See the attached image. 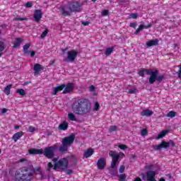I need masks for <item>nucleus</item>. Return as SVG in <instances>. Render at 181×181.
<instances>
[{
	"mask_svg": "<svg viewBox=\"0 0 181 181\" xmlns=\"http://www.w3.org/2000/svg\"><path fill=\"white\" fill-rule=\"evenodd\" d=\"M94 154V149L93 148H88L83 153V158H90L93 156Z\"/></svg>",
	"mask_w": 181,
	"mask_h": 181,
	"instance_id": "20",
	"label": "nucleus"
},
{
	"mask_svg": "<svg viewBox=\"0 0 181 181\" xmlns=\"http://www.w3.org/2000/svg\"><path fill=\"white\" fill-rule=\"evenodd\" d=\"M136 88H134V89H129V93H130V94H135V93H136Z\"/></svg>",
	"mask_w": 181,
	"mask_h": 181,
	"instance_id": "48",
	"label": "nucleus"
},
{
	"mask_svg": "<svg viewBox=\"0 0 181 181\" xmlns=\"http://www.w3.org/2000/svg\"><path fill=\"white\" fill-rule=\"evenodd\" d=\"M30 53L31 57H35V56H36V52L35 51H30Z\"/></svg>",
	"mask_w": 181,
	"mask_h": 181,
	"instance_id": "54",
	"label": "nucleus"
},
{
	"mask_svg": "<svg viewBox=\"0 0 181 181\" xmlns=\"http://www.w3.org/2000/svg\"><path fill=\"white\" fill-rule=\"evenodd\" d=\"M81 4L78 1H70L68 3V9L70 11H66L64 7H62V16H71V12H80L81 11Z\"/></svg>",
	"mask_w": 181,
	"mask_h": 181,
	"instance_id": "4",
	"label": "nucleus"
},
{
	"mask_svg": "<svg viewBox=\"0 0 181 181\" xmlns=\"http://www.w3.org/2000/svg\"><path fill=\"white\" fill-rule=\"evenodd\" d=\"M168 144H170V146H176V144L175 143V141H173V140H170Z\"/></svg>",
	"mask_w": 181,
	"mask_h": 181,
	"instance_id": "49",
	"label": "nucleus"
},
{
	"mask_svg": "<svg viewBox=\"0 0 181 181\" xmlns=\"http://www.w3.org/2000/svg\"><path fill=\"white\" fill-rule=\"evenodd\" d=\"M109 156L112 158L110 166L112 169H115L117 168L118 160H119V159H124V158H125V154L123 152L118 153L117 151L111 150L109 151Z\"/></svg>",
	"mask_w": 181,
	"mask_h": 181,
	"instance_id": "5",
	"label": "nucleus"
},
{
	"mask_svg": "<svg viewBox=\"0 0 181 181\" xmlns=\"http://www.w3.org/2000/svg\"><path fill=\"white\" fill-rule=\"evenodd\" d=\"M57 149V146H50L45 147L43 151V154L47 159H53L54 158V152Z\"/></svg>",
	"mask_w": 181,
	"mask_h": 181,
	"instance_id": "7",
	"label": "nucleus"
},
{
	"mask_svg": "<svg viewBox=\"0 0 181 181\" xmlns=\"http://www.w3.org/2000/svg\"><path fill=\"white\" fill-rule=\"evenodd\" d=\"M5 50V42L0 41V57L2 56V52Z\"/></svg>",
	"mask_w": 181,
	"mask_h": 181,
	"instance_id": "30",
	"label": "nucleus"
},
{
	"mask_svg": "<svg viewBox=\"0 0 181 181\" xmlns=\"http://www.w3.org/2000/svg\"><path fill=\"white\" fill-rule=\"evenodd\" d=\"M23 135V132H18L13 135L12 139L14 142H18V139H21Z\"/></svg>",
	"mask_w": 181,
	"mask_h": 181,
	"instance_id": "23",
	"label": "nucleus"
},
{
	"mask_svg": "<svg viewBox=\"0 0 181 181\" xmlns=\"http://www.w3.org/2000/svg\"><path fill=\"white\" fill-rule=\"evenodd\" d=\"M25 8H32V6H33V4L30 1H28L25 5Z\"/></svg>",
	"mask_w": 181,
	"mask_h": 181,
	"instance_id": "43",
	"label": "nucleus"
},
{
	"mask_svg": "<svg viewBox=\"0 0 181 181\" xmlns=\"http://www.w3.org/2000/svg\"><path fill=\"white\" fill-rule=\"evenodd\" d=\"M59 152H62V153H64V152H67V151H69V146L65 144H62L59 147Z\"/></svg>",
	"mask_w": 181,
	"mask_h": 181,
	"instance_id": "25",
	"label": "nucleus"
},
{
	"mask_svg": "<svg viewBox=\"0 0 181 181\" xmlns=\"http://www.w3.org/2000/svg\"><path fill=\"white\" fill-rule=\"evenodd\" d=\"M170 146V143L168 141H162L161 143L157 146H155V151H159L160 149H168Z\"/></svg>",
	"mask_w": 181,
	"mask_h": 181,
	"instance_id": "11",
	"label": "nucleus"
},
{
	"mask_svg": "<svg viewBox=\"0 0 181 181\" xmlns=\"http://www.w3.org/2000/svg\"><path fill=\"white\" fill-rule=\"evenodd\" d=\"M176 69H178V70L177 71V76L179 77V78H181V65L180 66H177L176 67Z\"/></svg>",
	"mask_w": 181,
	"mask_h": 181,
	"instance_id": "38",
	"label": "nucleus"
},
{
	"mask_svg": "<svg viewBox=\"0 0 181 181\" xmlns=\"http://www.w3.org/2000/svg\"><path fill=\"white\" fill-rule=\"evenodd\" d=\"M1 28H6V25L3 24V25H1Z\"/></svg>",
	"mask_w": 181,
	"mask_h": 181,
	"instance_id": "62",
	"label": "nucleus"
},
{
	"mask_svg": "<svg viewBox=\"0 0 181 181\" xmlns=\"http://www.w3.org/2000/svg\"><path fill=\"white\" fill-rule=\"evenodd\" d=\"M71 108L78 115H87L91 111V102L86 98L77 97L74 100Z\"/></svg>",
	"mask_w": 181,
	"mask_h": 181,
	"instance_id": "1",
	"label": "nucleus"
},
{
	"mask_svg": "<svg viewBox=\"0 0 181 181\" xmlns=\"http://www.w3.org/2000/svg\"><path fill=\"white\" fill-rule=\"evenodd\" d=\"M25 161H26V158L20 159V162H25Z\"/></svg>",
	"mask_w": 181,
	"mask_h": 181,
	"instance_id": "60",
	"label": "nucleus"
},
{
	"mask_svg": "<svg viewBox=\"0 0 181 181\" xmlns=\"http://www.w3.org/2000/svg\"><path fill=\"white\" fill-rule=\"evenodd\" d=\"M54 168V165H53L52 163L49 162L47 168V172H50V170H52V168Z\"/></svg>",
	"mask_w": 181,
	"mask_h": 181,
	"instance_id": "37",
	"label": "nucleus"
},
{
	"mask_svg": "<svg viewBox=\"0 0 181 181\" xmlns=\"http://www.w3.org/2000/svg\"><path fill=\"white\" fill-rule=\"evenodd\" d=\"M11 87L12 85H8L7 86H6V88H4V93L6 94V95H9V94H11Z\"/></svg>",
	"mask_w": 181,
	"mask_h": 181,
	"instance_id": "28",
	"label": "nucleus"
},
{
	"mask_svg": "<svg viewBox=\"0 0 181 181\" xmlns=\"http://www.w3.org/2000/svg\"><path fill=\"white\" fill-rule=\"evenodd\" d=\"M149 28H152V24L149 23L148 25H144V24H141L139 28L135 30V35H138L141 30L143 29H149Z\"/></svg>",
	"mask_w": 181,
	"mask_h": 181,
	"instance_id": "17",
	"label": "nucleus"
},
{
	"mask_svg": "<svg viewBox=\"0 0 181 181\" xmlns=\"http://www.w3.org/2000/svg\"><path fill=\"white\" fill-rule=\"evenodd\" d=\"M76 139V136L74 134H71L64 139H62V145H66V146H71Z\"/></svg>",
	"mask_w": 181,
	"mask_h": 181,
	"instance_id": "9",
	"label": "nucleus"
},
{
	"mask_svg": "<svg viewBox=\"0 0 181 181\" xmlns=\"http://www.w3.org/2000/svg\"><path fill=\"white\" fill-rule=\"evenodd\" d=\"M119 149H122L123 151L127 149L128 148V146H127V145L125 144H120L119 145Z\"/></svg>",
	"mask_w": 181,
	"mask_h": 181,
	"instance_id": "45",
	"label": "nucleus"
},
{
	"mask_svg": "<svg viewBox=\"0 0 181 181\" xmlns=\"http://www.w3.org/2000/svg\"><path fill=\"white\" fill-rule=\"evenodd\" d=\"M71 159H74L76 163H77V158L75 156H71Z\"/></svg>",
	"mask_w": 181,
	"mask_h": 181,
	"instance_id": "57",
	"label": "nucleus"
},
{
	"mask_svg": "<svg viewBox=\"0 0 181 181\" xmlns=\"http://www.w3.org/2000/svg\"><path fill=\"white\" fill-rule=\"evenodd\" d=\"M129 27L133 28L134 29H135V28H136V22L131 23L129 24Z\"/></svg>",
	"mask_w": 181,
	"mask_h": 181,
	"instance_id": "47",
	"label": "nucleus"
},
{
	"mask_svg": "<svg viewBox=\"0 0 181 181\" xmlns=\"http://www.w3.org/2000/svg\"><path fill=\"white\" fill-rule=\"evenodd\" d=\"M22 42H23V40H22V38L17 37L16 39V42L13 43V47H14V48L19 47V46H21V44L22 43Z\"/></svg>",
	"mask_w": 181,
	"mask_h": 181,
	"instance_id": "24",
	"label": "nucleus"
},
{
	"mask_svg": "<svg viewBox=\"0 0 181 181\" xmlns=\"http://www.w3.org/2000/svg\"><path fill=\"white\" fill-rule=\"evenodd\" d=\"M52 162H54V163H57V162H59V158H52Z\"/></svg>",
	"mask_w": 181,
	"mask_h": 181,
	"instance_id": "55",
	"label": "nucleus"
},
{
	"mask_svg": "<svg viewBox=\"0 0 181 181\" xmlns=\"http://www.w3.org/2000/svg\"><path fill=\"white\" fill-rule=\"evenodd\" d=\"M131 16L132 19H137L138 18V14L137 13H132Z\"/></svg>",
	"mask_w": 181,
	"mask_h": 181,
	"instance_id": "50",
	"label": "nucleus"
},
{
	"mask_svg": "<svg viewBox=\"0 0 181 181\" xmlns=\"http://www.w3.org/2000/svg\"><path fill=\"white\" fill-rule=\"evenodd\" d=\"M81 23L83 25V26H88V25H90L88 21H82Z\"/></svg>",
	"mask_w": 181,
	"mask_h": 181,
	"instance_id": "53",
	"label": "nucleus"
},
{
	"mask_svg": "<svg viewBox=\"0 0 181 181\" xmlns=\"http://www.w3.org/2000/svg\"><path fill=\"white\" fill-rule=\"evenodd\" d=\"M119 2H122V4H124V2H125V0H119Z\"/></svg>",
	"mask_w": 181,
	"mask_h": 181,
	"instance_id": "64",
	"label": "nucleus"
},
{
	"mask_svg": "<svg viewBox=\"0 0 181 181\" xmlns=\"http://www.w3.org/2000/svg\"><path fill=\"white\" fill-rule=\"evenodd\" d=\"M168 134V131L163 130L161 132H160L157 136L158 139H160L163 138V136H165L166 134Z\"/></svg>",
	"mask_w": 181,
	"mask_h": 181,
	"instance_id": "29",
	"label": "nucleus"
},
{
	"mask_svg": "<svg viewBox=\"0 0 181 181\" xmlns=\"http://www.w3.org/2000/svg\"><path fill=\"white\" fill-rule=\"evenodd\" d=\"M68 118L69 119H70V121H77V119H76V115H74V114L71 112L68 114Z\"/></svg>",
	"mask_w": 181,
	"mask_h": 181,
	"instance_id": "31",
	"label": "nucleus"
},
{
	"mask_svg": "<svg viewBox=\"0 0 181 181\" xmlns=\"http://www.w3.org/2000/svg\"><path fill=\"white\" fill-rule=\"evenodd\" d=\"M42 16H43V13H42V10L37 9L34 11L33 18L34 21L37 22V23H39V22H40Z\"/></svg>",
	"mask_w": 181,
	"mask_h": 181,
	"instance_id": "12",
	"label": "nucleus"
},
{
	"mask_svg": "<svg viewBox=\"0 0 181 181\" xmlns=\"http://www.w3.org/2000/svg\"><path fill=\"white\" fill-rule=\"evenodd\" d=\"M14 128H15V129H19L20 126H19V125H16V126L14 127Z\"/></svg>",
	"mask_w": 181,
	"mask_h": 181,
	"instance_id": "61",
	"label": "nucleus"
},
{
	"mask_svg": "<svg viewBox=\"0 0 181 181\" xmlns=\"http://www.w3.org/2000/svg\"><path fill=\"white\" fill-rule=\"evenodd\" d=\"M43 69V66H42L40 64H35L33 68V70L35 71V75L39 74V73H40Z\"/></svg>",
	"mask_w": 181,
	"mask_h": 181,
	"instance_id": "22",
	"label": "nucleus"
},
{
	"mask_svg": "<svg viewBox=\"0 0 181 181\" xmlns=\"http://www.w3.org/2000/svg\"><path fill=\"white\" fill-rule=\"evenodd\" d=\"M47 33H49V30L48 29H45L41 34L40 38L41 39H45V37H46V36H47Z\"/></svg>",
	"mask_w": 181,
	"mask_h": 181,
	"instance_id": "35",
	"label": "nucleus"
},
{
	"mask_svg": "<svg viewBox=\"0 0 181 181\" xmlns=\"http://www.w3.org/2000/svg\"><path fill=\"white\" fill-rule=\"evenodd\" d=\"M13 21H28V18L26 17H23V18H21V17H16Z\"/></svg>",
	"mask_w": 181,
	"mask_h": 181,
	"instance_id": "39",
	"label": "nucleus"
},
{
	"mask_svg": "<svg viewBox=\"0 0 181 181\" xmlns=\"http://www.w3.org/2000/svg\"><path fill=\"white\" fill-rule=\"evenodd\" d=\"M90 91L93 92V91H95V87L94 86V85H91L90 86V88H89Z\"/></svg>",
	"mask_w": 181,
	"mask_h": 181,
	"instance_id": "52",
	"label": "nucleus"
},
{
	"mask_svg": "<svg viewBox=\"0 0 181 181\" xmlns=\"http://www.w3.org/2000/svg\"><path fill=\"white\" fill-rule=\"evenodd\" d=\"M69 168V160L66 158H62L54 164V170H66Z\"/></svg>",
	"mask_w": 181,
	"mask_h": 181,
	"instance_id": "6",
	"label": "nucleus"
},
{
	"mask_svg": "<svg viewBox=\"0 0 181 181\" xmlns=\"http://www.w3.org/2000/svg\"><path fill=\"white\" fill-rule=\"evenodd\" d=\"M28 84H30V81L24 82V86H28Z\"/></svg>",
	"mask_w": 181,
	"mask_h": 181,
	"instance_id": "59",
	"label": "nucleus"
},
{
	"mask_svg": "<svg viewBox=\"0 0 181 181\" xmlns=\"http://www.w3.org/2000/svg\"><path fill=\"white\" fill-rule=\"evenodd\" d=\"M73 90H74V83H68L66 85H65L63 90V94H69V93H71Z\"/></svg>",
	"mask_w": 181,
	"mask_h": 181,
	"instance_id": "13",
	"label": "nucleus"
},
{
	"mask_svg": "<svg viewBox=\"0 0 181 181\" xmlns=\"http://www.w3.org/2000/svg\"><path fill=\"white\" fill-rule=\"evenodd\" d=\"M153 115V111L149 110V109H146L144 110L141 112V117H151Z\"/></svg>",
	"mask_w": 181,
	"mask_h": 181,
	"instance_id": "21",
	"label": "nucleus"
},
{
	"mask_svg": "<svg viewBox=\"0 0 181 181\" xmlns=\"http://www.w3.org/2000/svg\"><path fill=\"white\" fill-rule=\"evenodd\" d=\"M147 181H156L155 176H156V173L155 171L149 170L146 173Z\"/></svg>",
	"mask_w": 181,
	"mask_h": 181,
	"instance_id": "14",
	"label": "nucleus"
},
{
	"mask_svg": "<svg viewBox=\"0 0 181 181\" xmlns=\"http://www.w3.org/2000/svg\"><path fill=\"white\" fill-rule=\"evenodd\" d=\"M64 87H66V84H61L59 86L53 88L52 95H56L57 93H60V91H63V90H64Z\"/></svg>",
	"mask_w": 181,
	"mask_h": 181,
	"instance_id": "16",
	"label": "nucleus"
},
{
	"mask_svg": "<svg viewBox=\"0 0 181 181\" xmlns=\"http://www.w3.org/2000/svg\"><path fill=\"white\" fill-rule=\"evenodd\" d=\"M65 172L66 175H71V173H73V170L68 169Z\"/></svg>",
	"mask_w": 181,
	"mask_h": 181,
	"instance_id": "51",
	"label": "nucleus"
},
{
	"mask_svg": "<svg viewBox=\"0 0 181 181\" xmlns=\"http://www.w3.org/2000/svg\"><path fill=\"white\" fill-rule=\"evenodd\" d=\"M125 171V166L124 165H120L119 172V173H124V172Z\"/></svg>",
	"mask_w": 181,
	"mask_h": 181,
	"instance_id": "44",
	"label": "nucleus"
},
{
	"mask_svg": "<svg viewBox=\"0 0 181 181\" xmlns=\"http://www.w3.org/2000/svg\"><path fill=\"white\" fill-rule=\"evenodd\" d=\"M102 16H108V13H110V11L107 9H105L102 11Z\"/></svg>",
	"mask_w": 181,
	"mask_h": 181,
	"instance_id": "41",
	"label": "nucleus"
},
{
	"mask_svg": "<svg viewBox=\"0 0 181 181\" xmlns=\"http://www.w3.org/2000/svg\"><path fill=\"white\" fill-rule=\"evenodd\" d=\"M146 45L147 47H152V46H158L159 45V40L155 39V40H151L146 42Z\"/></svg>",
	"mask_w": 181,
	"mask_h": 181,
	"instance_id": "18",
	"label": "nucleus"
},
{
	"mask_svg": "<svg viewBox=\"0 0 181 181\" xmlns=\"http://www.w3.org/2000/svg\"><path fill=\"white\" fill-rule=\"evenodd\" d=\"M1 112L2 114H5L6 112H8V109L6 108L1 109Z\"/></svg>",
	"mask_w": 181,
	"mask_h": 181,
	"instance_id": "56",
	"label": "nucleus"
},
{
	"mask_svg": "<svg viewBox=\"0 0 181 181\" xmlns=\"http://www.w3.org/2000/svg\"><path fill=\"white\" fill-rule=\"evenodd\" d=\"M95 111H99L100 110V103H98V102H95V108H94Z\"/></svg>",
	"mask_w": 181,
	"mask_h": 181,
	"instance_id": "40",
	"label": "nucleus"
},
{
	"mask_svg": "<svg viewBox=\"0 0 181 181\" xmlns=\"http://www.w3.org/2000/svg\"><path fill=\"white\" fill-rule=\"evenodd\" d=\"M145 73L147 74V76H150L148 78V83L149 84H153L155 81H158V83H162V81L163 78H165V75L161 74L160 76H158L159 74V71L158 69H155L154 71L149 69H145L142 68L140 71H138V74L140 77H145Z\"/></svg>",
	"mask_w": 181,
	"mask_h": 181,
	"instance_id": "3",
	"label": "nucleus"
},
{
	"mask_svg": "<svg viewBox=\"0 0 181 181\" xmlns=\"http://www.w3.org/2000/svg\"><path fill=\"white\" fill-rule=\"evenodd\" d=\"M127 180V175L126 174H122L119 177V181H125Z\"/></svg>",
	"mask_w": 181,
	"mask_h": 181,
	"instance_id": "36",
	"label": "nucleus"
},
{
	"mask_svg": "<svg viewBox=\"0 0 181 181\" xmlns=\"http://www.w3.org/2000/svg\"><path fill=\"white\" fill-rule=\"evenodd\" d=\"M166 117H170V118H175L176 117V112L170 111L167 115Z\"/></svg>",
	"mask_w": 181,
	"mask_h": 181,
	"instance_id": "34",
	"label": "nucleus"
},
{
	"mask_svg": "<svg viewBox=\"0 0 181 181\" xmlns=\"http://www.w3.org/2000/svg\"><path fill=\"white\" fill-rule=\"evenodd\" d=\"M28 153H30V155H42L43 148H30Z\"/></svg>",
	"mask_w": 181,
	"mask_h": 181,
	"instance_id": "15",
	"label": "nucleus"
},
{
	"mask_svg": "<svg viewBox=\"0 0 181 181\" xmlns=\"http://www.w3.org/2000/svg\"><path fill=\"white\" fill-rule=\"evenodd\" d=\"M69 129V122L64 121L58 126L59 131H67Z\"/></svg>",
	"mask_w": 181,
	"mask_h": 181,
	"instance_id": "19",
	"label": "nucleus"
},
{
	"mask_svg": "<svg viewBox=\"0 0 181 181\" xmlns=\"http://www.w3.org/2000/svg\"><path fill=\"white\" fill-rule=\"evenodd\" d=\"M148 134V130L146 129H143L141 132V135L142 136H145V135Z\"/></svg>",
	"mask_w": 181,
	"mask_h": 181,
	"instance_id": "42",
	"label": "nucleus"
},
{
	"mask_svg": "<svg viewBox=\"0 0 181 181\" xmlns=\"http://www.w3.org/2000/svg\"><path fill=\"white\" fill-rule=\"evenodd\" d=\"M114 52V47H108L105 51V56H110Z\"/></svg>",
	"mask_w": 181,
	"mask_h": 181,
	"instance_id": "26",
	"label": "nucleus"
},
{
	"mask_svg": "<svg viewBox=\"0 0 181 181\" xmlns=\"http://www.w3.org/2000/svg\"><path fill=\"white\" fill-rule=\"evenodd\" d=\"M28 130H29V132H35V131L36 130V128H35V127L33 126H30L28 127Z\"/></svg>",
	"mask_w": 181,
	"mask_h": 181,
	"instance_id": "46",
	"label": "nucleus"
},
{
	"mask_svg": "<svg viewBox=\"0 0 181 181\" xmlns=\"http://www.w3.org/2000/svg\"><path fill=\"white\" fill-rule=\"evenodd\" d=\"M96 165L98 166V169L103 170L107 166V160L104 157H102L98 160Z\"/></svg>",
	"mask_w": 181,
	"mask_h": 181,
	"instance_id": "10",
	"label": "nucleus"
},
{
	"mask_svg": "<svg viewBox=\"0 0 181 181\" xmlns=\"http://www.w3.org/2000/svg\"><path fill=\"white\" fill-rule=\"evenodd\" d=\"M16 93L19 94L20 95H26V92H25V90L23 88H18L16 90Z\"/></svg>",
	"mask_w": 181,
	"mask_h": 181,
	"instance_id": "33",
	"label": "nucleus"
},
{
	"mask_svg": "<svg viewBox=\"0 0 181 181\" xmlns=\"http://www.w3.org/2000/svg\"><path fill=\"white\" fill-rule=\"evenodd\" d=\"M131 156H132V159H135L136 158V155H135V154H132Z\"/></svg>",
	"mask_w": 181,
	"mask_h": 181,
	"instance_id": "58",
	"label": "nucleus"
},
{
	"mask_svg": "<svg viewBox=\"0 0 181 181\" xmlns=\"http://www.w3.org/2000/svg\"><path fill=\"white\" fill-rule=\"evenodd\" d=\"M118 129V127L116 126V125H112V126H110V128H109V132L111 133V132H115V131H117Z\"/></svg>",
	"mask_w": 181,
	"mask_h": 181,
	"instance_id": "32",
	"label": "nucleus"
},
{
	"mask_svg": "<svg viewBox=\"0 0 181 181\" xmlns=\"http://www.w3.org/2000/svg\"><path fill=\"white\" fill-rule=\"evenodd\" d=\"M36 176V170L33 167H21L16 169L13 175L14 181H32Z\"/></svg>",
	"mask_w": 181,
	"mask_h": 181,
	"instance_id": "2",
	"label": "nucleus"
},
{
	"mask_svg": "<svg viewBox=\"0 0 181 181\" xmlns=\"http://www.w3.org/2000/svg\"><path fill=\"white\" fill-rule=\"evenodd\" d=\"M29 47H30V43H27L23 47L25 54H28V53H29Z\"/></svg>",
	"mask_w": 181,
	"mask_h": 181,
	"instance_id": "27",
	"label": "nucleus"
},
{
	"mask_svg": "<svg viewBox=\"0 0 181 181\" xmlns=\"http://www.w3.org/2000/svg\"><path fill=\"white\" fill-rule=\"evenodd\" d=\"M78 55V52L73 49L70 50L67 52V57L65 58L64 62H69L70 63H73L74 60L77 58Z\"/></svg>",
	"mask_w": 181,
	"mask_h": 181,
	"instance_id": "8",
	"label": "nucleus"
},
{
	"mask_svg": "<svg viewBox=\"0 0 181 181\" xmlns=\"http://www.w3.org/2000/svg\"><path fill=\"white\" fill-rule=\"evenodd\" d=\"M159 181H166V180H165V178L161 177V178L159 180Z\"/></svg>",
	"mask_w": 181,
	"mask_h": 181,
	"instance_id": "63",
	"label": "nucleus"
}]
</instances>
